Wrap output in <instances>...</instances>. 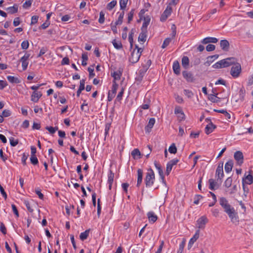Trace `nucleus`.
<instances>
[{"mask_svg":"<svg viewBox=\"0 0 253 253\" xmlns=\"http://www.w3.org/2000/svg\"><path fill=\"white\" fill-rule=\"evenodd\" d=\"M220 205L224 210V211L227 214L231 221L233 223L239 222L238 213L234 208L228 203L227 200L224 197H221L219 199Z\"/></svg>","mask_w":253,"mask_h":253,"instance_id":"obj_1","label":"nucleus"},{"mask_svg":"<svg viewBox=\"0 0 253 253\" xmlns=\"http://www.w3.org/2000/svg\"><path fill=\"white\" fill-rule=\"evenodd\" d=\"M155 180V173L152 169H148L146 173L144 179V182L146 187H151L154 183Z\"/></svg>","mask_w":253,"mask_h":253,"instance_id":"obj_2","label":"nucleus"},{"mask_svg":"<svg viewBox=\"0 0 253 253\" xmlns=\"http://www.w3.org/2000/svg\"><path fill=\"white\" fill-rule=\"evenodd\" d=\"M135 48H137V50L134 49L129 58V61L132 63H135L138 61L143 51V49L139 48L137 45H135Z\"/></svg>","mask_w":253,"mask_h":253,"instance_id":"obj_3","label":"nucleus"},{"mask_svg":"<svg viewBox=\"0 0 253 253\" xmlns=\"http://www.w3.org/2000/svg\"><path fill=\"white\" fill-rule=\"evenodd\" d=\"M233 66L232 67L230 71V74L234 78H237L239 77L242 68L240 63H237V61L235 63L233 64Z\"/></svg>","mask_w":253,"mask_h":253,"instance_id":"obj_4","label":"nucleus"},{"mask_svg":"<svg viewBox=\"0 0 253 253\" xmlns=\"http://www.w3.org/2000/svg\"><path fill=\"white\" fill-rule=\"evenodd\" d=\"M237 61V59L234 57H229L221 60L218 63L219 66H221V68H223L232 65L233 64L235 63Z\"/></svg>","mask_w":253,"mask_h":253,"instance_id":"obj_5","label":"nucleus"},{"mask_svg":"<svg viewBox=\"0 0 253 253\" xmlns=\"http://www.w3.org/2000/svg\"><path fill=\"white\" fill-rule=\"evenodd\" d=\"M118 87V84L115 81H113V85L111 90L109 91L108 93V101L110 102L115 97Z\"/></svg>","mask_w":253,"mask_h":253,"instance_id":"obj_6","label":"nucleus"},{"mask_svg":"<svg viewBox=\"0 0 253 253\" xmlns=\"http://www.w3.org/2000/svg\"><path fill=\"white\" fill-rule=\"evenodd\" d=\"M208 219L204 215L200 217L197 221V227L199 229H204L205 225L208 223Z\"/></svg>","mask_w":253,"mask_h":253,"instance_id":"obj_7","label":"nucleus"},{"mask_svg":"<svg viewBox=\"0 0 253 253\" xmlns=\"http://www.w3.org/2000/svg\"><path fill=\"white\" fill-rule=\"evenodd\" d=\"M234 158L236 161L237 164L241 166L244 162L243 153L240 151H236L234 155Z\"/></svg>","mask_w":253,"mask_h":253,"instance_id":"obj_8","label":"nucleus"},{"mask_svg":"<svg viewBox=\"0 0 253 253\" xmlns=\"http://www.w3.org/2000/svg\"><path fill=\"white\" fill-rule=\"evenodd\" d=\"M179 162V160L177 159H174L170 160L169 162L167 165L166 171V173L167 175H169L170 172L171 171L172 167L173 166L176 165L177 163Z\"/></svg>","mask_w":253,"mask_h":253,"instance_id":"obj_9","label":"nucleus"},{"mask_svg":"<svg viewBox=\"0 0 253 253\" xmlns=\"http://www.w3.org/2000/svg\"><path fill=\"white\" fill-rule=\"evenodd\" d=\"M30 56V54L26 53L20 59V61L22 62V68L24 71L26 70L29 64L28 59Z\"/></svg>","mask_w":253,"mask_h":253,"instance_id":"obj_10","label":"nucleus"},{"mask_svg":"<svg viewBox=\"0 0 253 253\" xmlns=\"http://www.w3.org/2000/svg\"><path fill=\"white\" fill-rule=\"evenodd\" d=\"M252 171H249V174L247 175L245 178H243V188L245 189V184H252L253 183V176L252 175Z\"/></svg>","mask_w":253,"mask_h":253,"instance_id":"obj_11","label":"nucleus"},{"mask_svg":"<svg viewBox=\"0 0 253 253\" xmlns=\"http://www.w3.org/2000/svg\"><path fill=\"white\" fill-rule=\"evenodd\" d=\"M223 163H221L219 164L215 172V175L217 177V180L219 179L221 180L224 176L223 170Z\"/></svg>","mask_w":253,"mask_h":253,"instance_id":"obj_12","label":"nucleus"},{"mask_svg":"<svg viewBox=\"0 0 253 253\" xmlns=\"http://www.w3.org/2000/svg\"><path fill=\"white\" fill-rule=\"evenodd\" d=\"M206 121L207 122H210L208 125H207L205 128L206 133L209 134L213 131V130L216 128V126L211 123L210 119L207 118Z\"/></svg>","mask_w":253,"mask_h":253,"instance_id":"obj_13","label":"nucleus"},{"mask_svg":"<svg viewBox=\"0 0 253 253\" xmlns=\"http://www.w3.org/2000/svg\"><path fill=\"white\" fill-rule=\"evenodd\" d=\"M154 165L158 171L159 174L161 177V178L162 179L163 183L166 184V182L165 180V176L161 165L159 163H158L157 161H155Z\"/></svg>","mask_w":253,"mask_h":253,"instance_id":"obj_14","label":"nucleus"},{"mask_svg":"<svg viewBox=\"0 0 253 253\" xmlns=\"http://www.w3.org/2000/svg\"><path fill=\"white\" fill-rule=\"evenodd\" d=\"M200 230H197L192 238H191L188 243V249L190 250L192 247L194 243L197 241L199 238Z\"/></svg>","mask_w":253,"mask_h":253,"instance_id":"obj_15","label":"nucleus"},{"mask_svg":"<svg viewBox=\"0 0 253 253\" xmlns=\"http://www.w3.org/2000/svg\"><path fill=\"white\" fill-rule=\"evenodd\" d=\"M182 75L183 78L188 82H193L194 81V78L193 77V74L187 71H184L182 72Z\"/></svg>","mask_w":253,"mask_h":253,"instance_id":"obj_16","label":"nucleus"},{"mask_svg":"<svg viewBox=\"0 0 253 253\" xmlns=\"http://www.w3.org/2000/svg\"><path fill=\"white\" fill-rule=\"evenodd\" d=\"M151 18L149 16H144L143 23L141 27V31H147V27L150 24Z\"/></svg>","mask_w":253,"mask_h":253,"instance_id":"obj_17","label":"nucleus"},{"mask_svg":"<svg viewBox=\"0 0 253 253\" xmlns=\"http://www.w3.org/2000/svg\"><path fill=\"white\" fill-rule=\"evenodd\" d=\"M42 96V94L41 92L34 91L31 95V101L34 102H37Z\"/></svg>","mask_w":253,"mask_h":253,"instance_id":"obj_18","label":"nucleus"},{"mask_svg":"<svg viewBox=\"0 0 253 253\" xmlns=\"http://www.w3.org/2000/svg\"><path fill=\"white\" fill-rule=\"evenodd\" d=\"M147 217L150 223H154L158 219L157 216L153 211H149L147 213Z\"/></svg>","mask_w":253,"mask_h":253,"instance_id":"obj_19","label":"nucleus"},{"mask_svg":"<svg viewBox=\"0 0 253 253\" xmlns=\"http://www.w3.org/2000/svg\"><path fill=\"white\" fill-rule=\"evenodd\" d=\"M209 189L211 190H215L217 189L219 187V185H218L217 182L215 181L213 179L211 178L209 180Z\"/></svg>","mask_w":253,"mask_h":253,"instance_id":"obj_20","label":"nucleus"},{"mask_svg":"<svg viewBox=\"0 0 253 253\" xmlns=\"http://www.w3.org/2000/svg\"><path fill=\"white\" fill-rule=\"evenodd\" d=\"M155 123V120L154 118L150 119L148 125L145 126V130L146 132H150L152 128L153 127Z\"/></svg>","mask_w":253,"mask_h":253,"instance_id":"obj_21","label":"nucleus"},{"mask_svg":"<svg viewBox=\"0 0 253 253\" xmlns=\"http://www.w3.org/2000/svg\"><path fill=\"white\" fill-rule=\"evenodd\" d=\"M143 179V170L139 169L137 170V180L136 186L139 187L142 183Z\"/></svg>","mask_w":253,"mask_h":253,"instance_id":"obj_22","label":"nucleus"},{"mask_svg":"<svg viewBox=\"0 0 253 253\" xmlns=\"http://www.w3.org/2000/svg\"><path fill=\"white\" fill-rule=\"evenodd\" d=\"M217 42L218 39L216 38L207 37L202 41V43L203 44H207L208 43H216Z\"/></svg>","mask_w":253,"mask_h":253,"instance_id":"obj_23","label":"nucleus"},{"mask_svg":"<svg viewBox=\"0 0 253 253\" xmlns=\"http://www.w3.org/2000/svg\"><path fill=\"white\" fill-rule=\"evenodd\" d=\"M220 45L222 49L224 51H228L229 48V43L226 40H222L220 41Z\"/></svg>","mask_w":253,"mask_h":253,"instance_id":"obj_24","label":"nucleus"},{"mask_svg":"<svg viewBox=\"0 0 253 253\" xmlns=\"http://www.w3.org/2000/svg\"><path fill=\"white\" fill-rule=\"evenodd\" d=\"M172 69L173 70V72L177 75L180 74V65L178 61L176 60L174 61L172 65Z\"/></svg>","mask_w":253,"mask_h":253,"instance_id":"obj_25","label":"nucleus"},{"mask_svg":"<svg viewBox=\"0 0 253 253\" xmlns=\"http://www.w3.org/2000/svg\"><path fill=\"white\" fill-rule=\"evenodd\" d=\"M233 166V162L232 160H229L225 165V170L227 173L230 172Z\"/></svg>","mask_w":253,"mask_h":253,"instance_id":"obj_26","label":"nucleus"},{"mask_svg":"<svg viewBox=\"0 0 253 253\" xmlns=\"http://www.w3.org/2000/svg\"><path fill=\"white\" fill-rule=\"evenodd\" d=\"M18 5L17 4H14L13 6H10L6 8L8 13L14 14L18 11Z\"/></svg>","mask_w":253,"mask_h":253,"instance_id":"obj_27","label":"nucleus"},{"mask_svg":"<svg viewBox=\"0 0 253 253\" xmlns=\"http://www.w3.org/2000/svg\"><path fill=\"white\" fill-rule=\"evenodd\" d=\"M147 31H141V32L138 37V41L139 42H145L146 40Z\"/></svg>","mask_w":253,"mask_h":253,"instance_id":"obj_28","label":"nucleus"},{"mask_svg":"<svg viewBox=\"0 0 253 253\" xmlns=\"http://www.w3.org/2000/svg\"><path fill=\"white\" fill-rule=\"evenodd\" d=\"M114 174L110 170L108 176V183H109V188L111 189L112 185L114 181Z\"/></svg>","mask_w":253,"mask_h":253,"instance_id":"obj_29","label":"nucleus"},{"mask_svg":"<svg viewBox=\"0 0 253 253\" xmlns=\"http://www.w3.org/2000/svg\"><path fill=\"white\" fill-rule=\"evenodd\" d=\"M122 74V72L119 70L117 71H114L113 73H111V76L114 78L113 81H115V82L116 80H119L120 79Z\"/></svg>","mask_w":253,"mask_h":253,"instance_id":"obj_30","label":"nucleus"},{"mask_svg":"<svg viewBox=\"0 0 253 253\" xmlns=\"http://www.w3.org/2000/svg\"><path fill=\"white\" fill-rule=\"evenodd\" d=\"M174 113L175 114H181V119H180V121H181L184 119L185 115H184L183 112L182 111L180 107H179V106L175 107V109H174Z\"/></svg>","mask_w":253,"mask_h":253,"instance_id":"obj_31","label":"nucleus"},{"mask_svg":"<svg viewBox=\"0 0 253 253\" xmlns=\"http://www.w3.org/2000/svg\"><path fill=\"white\" fill-rule=\"evenodd\" d=\"M131 156L134 159H139L140 158L141 153L139 149L136 148L132 151L131 153Z\"/></svg>","mask_w":253,"mask_h":253,"instance_id":"obj_32","label":"nucleus"},{"mask_svg":"<svg viewBox=\"0 0 253 253\" xmlns=\"http://www.w3.org/2000/svg\"><path fill=\"white\" fill-rule=\"evenodd\" d=\"M182 65L185 69H187L189 66V60L187 56H183L182 58Z\"/></svg>","mask_w":253,"mask_h":253,"instance_id":"obj_33","label":"nucleus"},{"mask_svg":"<svg viewBox=\"0 0 253 253\" xmlns=\"http://www.w3.org/2000/svg\"><path fill=\"white\" fill-rule=\"evenodd\" d=\"M89 229L86 230L84 232L81 233L80 238L82 241L86 239L89 235Z\"/></svg>","mask_w":253,"mask_h":253,"instance_id":"obj_34","label":"nucleus"},{"mask_svg":"<svg viewBox=\"0 0 253 253\" xmlns=\"http://www.w3.org/2000/svg\"><path fill=\"white\" fill-rule=\"evenodd\" d=\"M7 80L11 83H15V84H18L19 83L20 80L16 77H14L13 76H8L7 77Z\"/></svg>","mask_w":253,"mask_h":253,"instance_id":"obj_35","label":"nucleus"},{"mask_svg":"<svg viewBox=\"0 0 253 253\" xmlns=\"http://www.w3.org/2000/svg\"><path fill=\"white\" fill-rule=\"evenodd\" d=\"M112 43L114 46V47L117 49H120L122 48V44L121 42L119 41H117L116 40H114L112 41Z\"/></svg>","mask_w":253,"mask_h":253,"instance_id":"obj_36","label":"nucleus"},{"mask_svg":"<svg viewBox=\"0 0 253 253\" xmlns=\"http://www.w3.org/2000/svg\"><path fill=\"white\" fill-rule=\"evenodd\" d=\"M217 94H211L209 96V99L213 103H217L220 101V98L216 96Z\"/></svg>","mask_w":253,"mask_h":253,"instance_id":"obj_37","label":"nucleus"},{"mask_svg":"<svg viewBox=\"0 0 253 253\" xmlns=\"http://www.w3.org/2000/svg\"><path fill=\"white\" fill-rule=\"evenodd\" d=\"M232 183V179L231 177H228L224 183V186H225L226 188H228L231 187Z\"/></svg>","mask_w":253,"mask_h":253,"instance_id":"obj_38","label":"nucleus"},{"mask_svg":"<svg viewBox=\"0 0 253 253\" xmlns=\"http://www.w3.org/2000/svg\"><path fill=\"white\" fill-rule=\"evenodd\" d=\"M124 14V11H122L121 13H120L117 21L115 22L116 25H121L122 24Z\"/></svg>","mask_w":253,"mask_h":253,"instance_id":"obj_39","label":"nucleus"},{"mask_svg":"<svg viewBox=\"0 0 253 253\" xmlns=\"http://www.w3.org/2000/svg\"><path fill=\"white\" fill-rule=\"evenodd\" d=\"M218 55H214L213 56H209L207 59L208 60L205 63V64L207 65H210L211 63L215 59H216L218 57Z\"/></svg>","mask_w":253,"mask_h":253,"instance_id":"obj_40","label":"nucleus"},{"mask_svg":"<svg viewBox=\"0 0 253 253\" xmlns=\"http://www.w3.org/2000/svg\"><path fill=\"white\" fill-rule=\"evenodd\" d=\"M82 65L84 66H85L87 64V60H88V56L86 53H84L82 54Z\"/></svg>","mask_w":253,"mask_h":253,"instance_id":"obj_41","label":"nucleus"},{"mask_svg":"<svg viewBox=\"0 0 253 253\" xmlns=\"http://www.w3.org/2000/svg\"><path fill=\"white\" fill-rule=\"evenodd\" d=\"M169 151L171 154H175L177 152V148L174 143H172L169 146Z\"/></svg>","mask_w":253,"mask_h":253,"instance_id":"obj_42","label":"nucleus"},{"mask_svg":"<svg viewBox=\"0 0 253 253\" xmlns=\"http://www.w3.org/2000/svg\"><path fill=\"white\" fill-rule=\"evenodd\" d=\"M117 1L113 0L109 2L107 5V8L109 10H112L116 5Z\"/></svg>","mask_w":253,"mask_h":253,"instance_id":"obj_43","label":"nucleus"},{"mask_svg":"<svg viewBox=\"0 0 253 253\" xmlns=\"http://www.w3.org/2000/svg\"><path fill=\"white\" fill-rule=\"evenodd\" d=\"M183 92L184 94L189 98H192L194 95L192 91L189 89H184Z\"/></svg>","mask_w":253,"mask_h":253,"instance_id":"obj_44","label":"nucleus"},{"mask_svg":"<svg viewBox=\"0 0 253 253\" xmlns=\"http://www.w3.org/2000/svg\"><path fill=\"white\" fill-rule=\"evenodd\" d=\"M214 112L220 113H225V117H226L228 119H230L231 118V116L229 113H228L226 110H214Z\"/></svg>","mask_w":253,"mask_h":253,"instance_id":"obj_45","label":"nucleus"},{"mask_svg":"<svg viewBox=\"0 0 253 253\" xmlns=\"http://www.w3.org/2000/svg\"><path fill=\"white\" fill-rule=\"evenodd\" d=\"M124 92V88L123 87L122 88L121 91L119 92L117 96L116 100L117 101H120L122 99V97Z\"/></svg>","mask_w":253,"mask_h":253,"instance_id":"obj_46","label":"nucleus"},{"mask_svg":"<svg viewBox=\"0 0 253 253\" xmlns=\"http://www.w3.org/2000/svg\"><path fill=\"white\" fill-rule=\"evenodd\" d=\"M171 39L170 38H166L163 42V43L162 45V48H166L169 44L170 42H171Z\"/></svg>","mask_w":253,"mask_h":253,"instance_id":"obj_47","label":"nucleus"},{"mask_svg":"<svg viewBox=\"0 0 253 253\" xmlns=\"http://www.w3.org/2000/svg\"><path fill=\"white\" fill-rule=\"evenodd\" d=\"M128 0H120V5L121 9H125Z\"/></svg>","mask_w":253,"mask_h":253,"instance_id":"obj_48","label":"nucleus"},{"mask_svg":"<svg viewBox=\"0 0 253 253\" xmlns=\"http://www.w3.org/2000/svg\"><path fill=\"white\" fill-rule=\"evenodd\" d=\"M105 14L103 11H101L99 13V18L98 22L100 24H103L105 21Z\"/></svg>","mask_w":253,"mask_h":253,"instance_id":"obj_49","label":"nucleus"},{"mask_svg":"<svg viewBox=\"0 0 253 253\" xmlns=\"http://www.w3.org/2000/svg\"><path fill=\"white\" fill-rule=\"evenodd\" d=\"M171 12L172 8L169 5H168L166 9H165V10L164 11V12H163V13L169 17L171 14Z\"/></svg>","mask_w":253,"mask_h":253,"instance_id":"obj_50","label":"nucleus"},{"mask_svg":"<svg viewBox=\"0 0 253 253\" xmlns=\"http://www.w3.org/2000/svg\"><path fill=\"white\" fill-rule=\"evenodd\" d=\"M30 161L31 163L34 165H36L39 163L38 158H37L36 156H31L30 157Z\"/></svg>","mask_w":253,"mask_h":253,"instance_id":"obj_51","label":"nucleus"},{"mask_svg":"<svg viewBox=\"0 0 253 253\" xmlns=\"http://www.w3.org/2000/svg\"><path fill=\"white\" fill-rule=\"evenodd\" d=\"M145 73V72L142 71L141 70L139 71V75L136 77V80L138 81L141 82L142 80Z\"/></svg>","mask_w":253,"mask_h":253,"instance_id":"obj_52","label":"nucleus"},{"mask_svg":"<svg viewBox=\"0 0 253 253\" xmlns=\"http://www.w3.org/2000/svg\"><path fill=\"white\" fill-rule=\"evenodd\" d=\"M133 34H134V33L131 31V32L129 34V35H128V41H129V42L130 43V48H132V46H133Z\"/></svg>","mask_w":253,"mask_h":253,"instance_id":"obj_53","label":"nucleus"},{"mask_svg":"<svg viewBox=\"0 0 253 253\" xmlns=\"http://www.w3.org/2000/svg\"><path fill=\"white\" fill-rule=\"evenodd\" d=\"M185 242L184 241H183L180 244L179 246V249L177 251V253H182L184 246H185Z\"/></svg>","mask_w":253,"mask_h":253,"instance_id":"obj_54","label":"nucleus"},{"mask_svg":"<svg viewBox=\"0 0 253 253\" xmlns=\"http://www.w3.org/2000/svg\"><path fill=\"white\" fill-rule=\"evenodd\" d=\"M134 12V9H131V11L128 14V23H130V21L132 20L133 15Z\"/></svg>","mask_w":253,"mask_h":253,"instance_id":"obj_55","label":"nucleus"},{"mask_svg":"<svg viewBox=\"0 0 253 253\" xmlns=\"http://www.w3.org/2000/svg\"><path fill=\"white\" fill-rule=\"evenodd\" d=\"M11 208L14 214L16 215L17 217H18L19 216V214L16 206L14 204H12Z\"/></svg>","mask_w":253,"mask_h":253,"instance_id":"obj_56","label":"nucleus"},{"mask_svg":"<svg viewBox=\"0 0 253 253\" xmlns=\"http://www.w3.org/2000/svg\"><path fill=\"white\" fill-rule=\"evenodd\" d=\"M29 43L28 41H24L21 43V47L23 49H27L28 48Z\"/></svg>","mask_w":253,"mask_h":253,"instance_id":"obj_57","label":"nucleus"},{"mask_svg":"<svg viewBox=\"0 0 253 253\" xmlns=\"http://www.w3.org/2000/svg\"><path fill=\"white\" fill-rule=\"evenodd\" d=\"M10 144L12 146H15L18 143V140L17 139H14V138L11 137L9 139Z\"/></svg>","mask_w":253,"mask_h":253,"instance_id":"obj_58","label":"nucleus"},{"mask_svg":"<svg viewBox=\"0 0 253 253\" xmlns=\"http://www.w3.org/2000/svg\"><path fill=\"white\" fill-rule=\"evenodd\" d=\"M11 112L9 110H4L2 112L3 117H8L11 115Z\"/></svg>","mask_w":253,"mask_h":253,"instance_id":"obj_59","label":"nucleus"},{"mask_svg":"<svg viewBox=\"0 0 253 253\" xmlns=\"http://www.w3.org/2000/svg\"><path fill=\"white\" fill-rule=\"evenodd\" d=\"M32 4V0H26L23 4V7L24 8H27L30 7Z\"/></svg>","mask_w":253,"mask_h":253,"instance_id":"obj_60","label":"nucleus"},{"mask_svg":"<svg viewBox=\"0 0 253 253\" xmlns=\"http://www.w3.org/2000/svg\"><path fill=\"white\" fill-rule=\"evenodd\" d=\"M0 231L4 234L5 235L6 234V228L5 227V225L2 222L0 223Z\"/></svg>","mask_w":253,"mask_h":253,"instance_id":"obj_61","label":"nucleus"},{"mask_svg":"<svg viewBox=\"0 0 253 253\" xmlns=\"http://www.w3.org/2000/svg\"><path fill=\"white\" fill-rule=\"evenodd\" d=\"M87 70L89 72V77L90 78H91L95 76L94 73H93L94 69L93 68H91L90 67H89L87 69Z\"/></svg>","mask_w":253,"mask_h":253,"instance_id":"obj_62","label":"nucleus"},{"mask_svg":"<svg viewBox=\"0 0 253 253\" xmlns=\"http://www.w3.org/2000/svg\"><path fill=\"white\" fill-rule=\"evenodd\" d=\"M215 46L213 44H209L208 45H207L206 46V50L208 51H213L215 49Z\"/></svg>","mask_w":253,"mask_h":253,"instance_id":"obj_63","label":"nucleus"},{"mask_svg":"<svg viewBox=\"0 0 253 253\" xmlns=\"http://www.w3.org/2000/svg\"><path fill=\"white\" fill-rule=\"evenodd\" d=\"M47 51V49L46 47H42L38 55V57H40L42 55H43L46 51Z\"/></svg>","mask_w":253,"mask_h":253,"instance_id":"obj_64","label":"nucleus"}]
</instances>
